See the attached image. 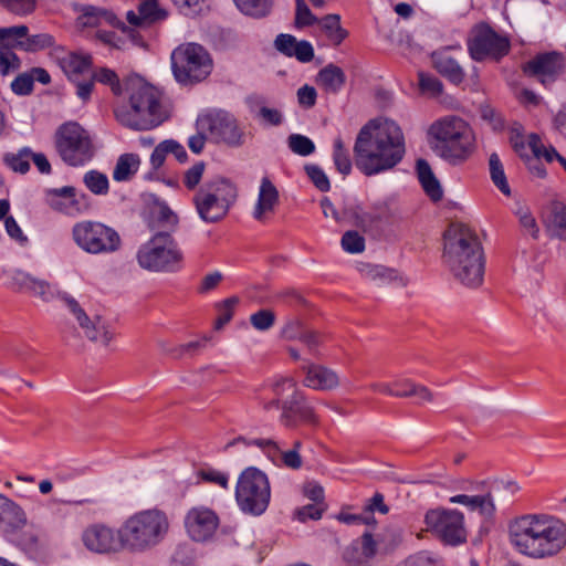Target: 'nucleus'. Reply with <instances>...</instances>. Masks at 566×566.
<instances>
[{"mask_svg":"<svg viewBox=\"0 0 566 566\" xmlns=\"http://www.w3.org/2000/svg\"><path fill=\"white\" fill-rule=\"evenodd\" d=\"M405 153L402 129L388 118L369 120L360 128L354 145L355 165L366 176L392 169Z\"/></svg>","mask_w":566,"mask_h":566,"instance_id":"obj_1","label":"nucleus"},{"mask_svg":"<svg viewBox=\"0 0 566 566\" xmlns=\"http://www.w3.org/2000/svg\"><path fill=\"white\" fill-rule=\"evenodd\" d=\"M511 545L534 559L556 556L566 548V523L548 514H525L507 525Z\"/></svg>","mask_w":566,"mask_h":566,"instance_id":"obj_2","label":"nucleus"},{"mask_svg":"<svg viewBox=\"0 0 566 566\" xmlns=\"http://www.w3.org/2000/svg\"><path fill=\"white\" fill-rule=\"evenodd\" d=\"M442 262L453 280L478 287L484 276V251L480 237L464 223H451L443 232Z\"/></svg>","mask_w":566,"mask_h":566,"instance_id":"obj_3","label":"nucleus"},{"mask_svg":"<svg viewBox=\"0 0 566 566\" xmlns=\"http://www.w3.org/2000/svg\"><path fill=\"white\" fill-rule=\"evenodd\" d=\"M126 99L114 106V116L124 127L136 130H150L161 125L168 117L164 96L159 88L139 76L125 83Z\"/></svg>","mask_w":566,"mask_h":566,"instance_id":"obj_4","label":"nucleus"},{"mask_svg":"<svg viewBox=\"0 0 566 566\" xmlns=\"http://www.w3.org/2000/svg\"><path fill=\"white\" fill-rule=\"evenodd\" d=\"M428 136L433 151L452 164L464 161L473 150V132L459 116L448 115L434 120Z\"/></svg>","mask_w":566,"mask_h":566,"instance_id":"obj_5","label":"nucleus"},{"mask_svg":"<svg viewBox=\"0 0 566 566\" xmlns=\"http://www.w3.org/2000/svg\"><path fill=\"white\" fill-rule=\"evenodd\" d=\"M126 551L143 553L157 546L169 530L167 514L158 509L134 513L120 525Z\"/></svg>","mask_w":566,"mask_h":566,"instance_id":"obj_6","label":"nucleus"},{"mask_svg":"<svg viewBox=\"0 0 566 566\" xmlns=\"http://www.w3.org/2000/svg\"><path fill=\"white\" fill-rule=\"evenodd\" d=\"M138 265L150 272L176 273L184 268V252L168 232H158L137 251Z\"/></svg>","mask_w":566,"mask_h":566,"instance_id":"obj_7","label":"nucleus"},{"mask_svg":"<svg viewBox=\"0 0 566 566\" xmlns=\"http://www.w3.org/2000/svg\"><path fill=\"white\" fill-rule=\"evenodd\" d=\"M238 199V188L229 179L218 177L206 182L193 196L201 220L216 223L222 220Z\"/></svg>","mask_w":566,"mask_h":566,"instance_id":"obj_8","label":"nucleus"},{"mask_svg":"<svg viewBox=\"0 0 566 566\" xmlns=\"http://www.w3.org/2000/svg\"><path fill=\"white\" fill-rule=\"evenodd\" d=\"M209 52L198 43H185L171 53V69L176 81L188 85L203 81L212 72Z\"/></svg>","mask_w":566,"mask_h":566,"instance_id":"obj_9","label":"nucleus"},{"mask_svg":"<svg viewBox=\"0 0 566 566\" xmlns=\"http://www.w3.org/2000/svg\"><path fill=\"white\" fill-rule=\"evenodd\" d=\"M273 392L277 397L285 394L290 396L282 402L281 423L286 428H296L304 424H317L318 418L314 408L306 400L304 394L297 389L296 382L291 378H282L273 384Z\"/></svg>","mask_w":566,"mask_h":566,"instance_id":"obj_10","label":"nucleus"},{"mask_svg":"<svg viewBox=\"0 0 566 566\" xmlns=\"http://www.w3.org/2000/svg\"><path fill=\"white\" fill-rule=\"evenodd\" d=\"M74 243L90 254H111L120 249L118 232L98 221H80L72 228Z\"/></svg>","mask_w":566,"mask_h":566,"instance_id":"obj_11","label":"nucleus"},{"mask_svg":"<svg viewBox=\"0 0 566 566\" xmlns=\"http://www.w3.org/2000/svg\"><path fill=\"white\" fill-rule=\"evenodd\" d=\"M271 491L266 475L256 468L245 469L235 486V500L239 507L249 514H262L270 502Z\"/></svg>","mask_w":566,"mask_h":566,"instance_id":"obj_12","label":"nucleus"},{"mask_svg":"<svg viewBox=\"0 0 566 566\" xmlns=\"http://www.w3.org/2000/svg\"><path fill=\"white\" fill-rule=\"evenodd\" d=\"M56 149L61 158L70 166H82L94 155L87 132L74 122L66 123L59 128Z\"/></svg>","mask_w":566,"mask_h":566,"instance_id":"obj_13","label":"nucleus"},{"mask_svg":"<svg viewBox=\"0 0 566 566\" xmlns=\"http://www.w3.org/2000/svg\"><path fill=\"white\" fill-rule=\"evenodd\" d=\"M197 129L208 132L213 142L224 143L230 147H240L244 143V132L239 127L234 116L224 111L199 116Z\"/></svg>","mask_w":566,"mask_h":566,"instance_id":"obj_14","label":"nucleus"},{"mask_svg":"<svg viewBox=\"0 0 566 566\" xmlns=\"http://www.w3.org/2000/svg\"><path fill=\"white\" fill-rule=\"evenodd\" d=\"M428 528L442 542L458 545L465 541L464 516L455 510H431L424 517Z\"/></svg>","mask_w":566,"mask_h":566,"instance_id":"obj_15","label":"nucleus"},{"mask_svg":"<svg viewBox=\"0 0 566 566\" xmlns=\"http://www.w3.org/2000/svg\"><path fill=\"white\" fill-rule=\"evenodd\" d=\"M82 543L94 554L111 555L126 549L122 526L116 530L104 523H93L82 532Z\"/></svg>","mask_w":566,"mask_h":566,"instance_id":"obj_16","label":"nucleus"},{"mask_svg":"<svg viewBox=\"0 0 566 566\" xmlns=\"http://www.w3.org/2000/svg\"><path fill=\"white\" fill-rule=\"evenodd\" d=\"M69 311L75 317L86 338L107 346L113 339L114 333L108 323L99 315L90 316L72 296H63Z\"/></svg>","mask_w":566,"mask_h":566,"instance_id":"obj_17","label":"nucleus"},{"mask_svg":"<svg viewBox=\"0 0 566 566\" xmlns=\"http://www.w3.org/2000/svg\"><path fill=\"white\" fill-rule=\"evenodd\" d=\"M78 21L84 27L102 25L103 23L111 27L117 28L133 44L142 46L144 40L138 31L130 28V25L117 18V15L107 9L94 7V6H82Z\"/></svg>","mask_w":566,"mask_h":566,"instance_id":"obj_18","label":"nucleus"},{"mask_svg":"<svg viewBox=\"0 0 566 566\" xmlns=\"http://www.w3.org/2000/svg\"><path fill=\"white\" fill-rule=\"evenodd\" d=\"M46 201L53 210L71 217L82 214L91 207L88 196L72 186L48 190Z\"/></svg>","mask_w":566,"mask_h":566,"instance_id":"obj_19","label":"nucleus"},{"mask_svg":"<svg viewBox=\"0 0 566 566\" xmlns=\"http://www.w3.org/2000/svg\"><path fill=\"white\" fill-rule=\"evenodd\" d=\"M185 527L192 541L207 542L216 534L219 527V517L209 507L196 506L187 512Z\"/></svg>","mask_w":566,"mask_h":566,"instance_id":"obj_20","label":"nucleus"},{"mask_svg":"<svg viewBox=\"0 0 566 566\" xmlns=\"http://www.w3.org/2000/svg\"><path fill=\"white\" fill-rule=\"evenodd\" d=\"M565 66L564 57L557 52L537 54L522 67L524 74L536 78L543 85L552 84L563 72Z\"/></svg>","mask_w":566,"mask_h":566,"instance_id":"obj_21","label":"nucleus"},{"mask_svg":"<svg viewBox=\"0 0 566 566\" xmlns=\"http://www.w3.org/2000/svg\"><path fill=\"white\" fill-rule=\"evenodd\" d=\"M238 441H242L247 446H255L260 448L272 461H275L277 457L281 458V461L284 467L298 470L302 464V457L300 454V450L302 448L301 441H294L293 449L287 451H282L277 443L272 439H252L245 440L244 438H239Z\"/></svg>","mask_w":566,"mask_h":566,"instance_id":"obj_22","label":"nucleus"},{"mask_svg":"<svg viewBox=\"0 0 566 566\" xmlns=\"http://www.w3.org/2000/svg\"><path fill=\"white\" fill-rule=\"evenodd\" d=\"M304 374L303 385L321 391L337 389L342 381L336 370L321 364L306 363L302 366Z\"/></svg>","mask_w":566,"mask_h":566,"instance_id":"obj_23","label":"nucleus"},{"mask_svg":"<svg viewBox=\"0 0 566 566\" xmlns=\"http://www.w3.org/2000/svg\"><path fill=\"white\" fill-rule=\"evenodd\" d=\"M167 12L158 8L157 0H142L137 10L126 12L127 23L138 31L149 28L154 22L164 20Z\"/></svg>","mask_w":566,"mask_h":566,"instance_id":"obj_24","label":"nucleus"},{"mask_svg":"<svg viewBox=\"0 0 566 566\" xmlns=\"http://www.w3.org/2000/svg\"><path fill=\"white\" fill-rule=\"evenodd\" d=\"M468 48L473 60H484L495 48V32L485 23L478 24L472 30Z\"/></svg>","mask_w":566,"mask_h":566,"instance_id":"obj_25","label":"nucleus"},{"mask_svg":"<svg viewBox=\"0 0 566 566\" xmlns=\"http://www.w3.org/2000/svg\"><path fill=\"white\" fill-rule=\"evenodd\" d=\"M279 200L280 197L276 187L269 178H262L258 200L253 209V218L258 221L264 220L266 214L274 212Z\"/></svg>","mask_w":566,"mask_h":566,"instance_id":"obj_26","label":"nucleus"},{"mask_svg":"<svg viewBox=\"0 0 566 566\" xmlns=\"http://www.w3.org/2000/svg\"><path fill=\"white\" fill-rule=\"evenodd\" d=\"M27 524V516L20 505L0 493V531L12 532Z\"/></svg>","mask_w":566,"mask_h":566,"instance_id":"obj_27","label":"nucleus"},{"mask_svg":"<svg viewBox=\"0 0 566 566\" xmlns=\"http://www.w3.org/2000/svg\"><path fill=\"white\" fill-rule=\"evenodd\" d=\"M543 222L552 237L566 239V206L563 202H551L543 211Z\"/></svg>","mask_w":566,"mask_h":566,"instance_id":"obj_28","label":"nucleus"},{"mask_svg":"<svg viewBox=\"0 0 566 566\" xmlns=\"http://www.w3.org/2000/svg\"><path fill=\"white\" fill-rule=\"evenodd\" d=\"M59 65L69 80L75 82L81 75L91 71L92 56L90 54L66 52L59 57Z\"/></svg>","mask_w":566,"mask_h":566,"instance_id":"obj_29","label":"nucleus"},{"mask_svg":"<svg viewBox=\"0 0 566 566\" xmlns=\"http://www.w3.org/2000/svg\"><path fill=\"white\" fill-rule=\"evenodd\" d=\"M250 112L262 124L268 126H280L284 116L277 108L269 107L261 96H250L247 99Z\"/></svg>","mask_w":566,"mask_h":566,"instance_id":"obj_30","label":"nucleus"},{"mask_svg":"<svg viewBox=\"0 0 566 566\" xmlns=\"http://www.w3.org/2000/svg\"><path fill=\"white\" fill-rule=\"evenodd\" d=\"M345 82L346 75L344 71L333 63L319 70L316 75L317 85L329 94H337L345 85Z\"/></svg>","mask_w":566,"mask_h":566,"instance_id":"obj_31","label":"nucleus"},{"mask_svg":"<svg viewBox=\"0 0 566 566\" xmlns=\"http://www.w3.org/2000/svg\"><path fill=\"white\" fill-rule=\"evenodd\" d=\"M417 175L424 192L433 200L439 201L443 191L439 180L436 178L430 165L424 159H418L416 164Z\"/></svg>","mask_w":566,"mask_h":566,"instance_id":"obj_32","label":"nucleus"},{"mask_svg":"<svg viewBox=\"0 0 566 566\" xmlns=\"http://www.w3.org/2000/svg\"><path fill=\"white\" fill-rule=\"evenodd\" d=\"M2 275L9 280L7 284L11 290L25 293L31 296L40 281L39 277H35L22 270H3Z\"/></svg>","mask_w":566,"mask_h":566,"instance_id":"obj_33","label":"nucleus"},{"mask_svg":"<svg viewBox=\"0 0 566 566\" xmlns=\"http://www.w3.org/2000/svg\"><path fill=\"white\" fill-rule=\"evenodd\" d=\"M432 59L436 70L451 82L459 84L464 80L463 69L453 57L444 53H434Z\"/></svg>","mask_w":566,"mask_h":566,"instance_id":"obj_34","label":"nucleus"},{"mask_svg":"<svg viewBox=\"0 0 566 566\" xmlns=\"http://www.w3.org/2000/svg\"><path fill=\"white\" fill-rule=\"evenodd\" d=\"M328 41L337 46L348 35V32L340 25V17L338 14H327L317 22Z\"/></svg>","mask_w":566,"mask_h":566,"instance_id":"obj_35","label":"nucleus"},{"mask_svg":"<svg viewBox=\"0 0 566 566\" xmlns=\"http://www.w3.org/2000/svg\"><path fill=\"white\" fill-rule=\"evenodd\" d=\"M140 158L137 154L127 153L118 157L113 171V178L116 181L129 180L138 170Z\"/></svg>","mask_w":566,"mask_h":566,"instance_id":"obj_36","label":"nucleus"},{"mask_svg":"<svg viewBox=\"0 0 566 566\" xmlns=\"http://www.w3.org/2000/svg\"><path fill=\"white\" fill-rule=\"evenodd\" d=\"M522 485L515 475L503 474L497 481V502L511 504L520 495Z\"/></svg>","mask_w":566,"mask_h":566,"instance_id":"obj_37","label":"nucleus"},{"mask_svg":"<svg viewBox=\"0 0 566 566\" xmlns=\"http://www.w3.org/2000/svg\"><path fill=\"white\" fill-rule=\"evenodd\" d=\"M237 8L247 15L263 18L272 9L273 0H233Z\"/></svg>","mask_w":566,"mask_h":566,"instance_id":"obj_38","label":"nucleus"},{"mask_svg":"<svg viewBox=\"0 0 566 566\" xmlns=\"http://www.w3.org/2000/svg\"><path fill=\"white\" fill-rule=\"evenodd\" d=\"M83 184L96 196H105L109 190V181L105 174L92 169L84 174Z\"/></svg>","mask_w":566,"mask_h":566,"instance_id":"obj_39","label":"nucleus"},{"mask_svg":"<svg viewBox=\"0 0 566 566\" xmlns=\"http://www.w3.org/2000/svg\"><path fill=\"white\" fill-rule=\"evenodd\" d=\"M378 541V547L385 554L392 552L401 543V530L396 526H387L374 533Z\"/></svg>","mask_w":566,"mask_h":566,"instance_id":"obj_40","label":"nucleus"},{"mask_svg":"<svg viewBox=\"0 0 566 566\" xmlns=\"http://www.w3.org/2000/svg\"><path fill=\"white\" fill-rule=\"evenodd\" d=\"M31 155L33 151L29 147H23L18 153L6 154L3 161L13 171L25 174L30 169Z\"/></svg>","mask_w":566,"mask_h":566,"instance_id":"obj_41","label":"nucleus"},{"mask_svg":"<svg viewBox=\"0 0 566 566\" xmlns=\"http://www.w3.org/2000/svg\"><path fill=\"white\" fill-rule=\"evenodd\" d=\"M29 28L24 24L0 28V48L19 49L18 43L23 42Z\"/></svg>","mask_w":566,"mask_h":566,"instance_id":"obj_42","label":"nucleus"},{"mask_svg":"<svg viewBox=\"0 0 566 566\" xmlns=\"http://www.w3.org/2000/svg\"><path fill=\"white\" fill-rule=\"evenodd\" d=\"M55 43L54 38L49 33H38L25 35L23 42L18 43L19 49L25 52H38L53 46Z\"/></svg>","mask_w":566,"mask_h":566,"instance_id":"obj_43","label":"nucleus"},{"mask_svg":"<svg viewBox=\"0 0 566 566\" xmlns=\"http://www.w3.org/2000/svg\"><path fill=\"white\" fill-rule=\"evenodd\" d=\"M346 214L355 226L361 228L364 231L371 229L380 221V216L378 213L365 211L358 206L347 210Z\"/></svg>","mask_w":566,"mask_h":566,"instance_id":"obj_44","label":"nucleus"},{"mask_svg":"<svg viewBox=\"0 0 566 566\" xmlns=\"http://www.w3.org/2000/svg\"><path fill=\"white\" fill-rule=\"evenodd\" d=\"M333 160L336 169L344 176L352 171V160L340 137L334 140Z\"/></svg>","mask_w":566,"mask_h":566,"instance_id":"obj_45","label":"nucleus"},{"mask_svg":"<svg viewBox=\"0 0 566 566\" xmlns=\"http://www.w3.org/2000/svg\"><path fill=\"white\" fill-rule=\"evenodd\" d=\"M91 76H92L94 83L98 82L104 85H108L115 95L122 94L123 90H122L120 81L115 71L107 69V67H101V69L95 70L91 74Z\"/></svg>","mask_w":566,"mask_h":566,"instance_id":"obj_46","label":"nucleus"},{"mask_svg":"<svg viewBox=\"0 0 566 566\" xmlns=\"http://www.w3.org/2000/svg\"><path fill=\"white\" fill-rule=\"evenodd\" d=\"M527 146L536 159L544 158L547 163H552L554 160V155H557L556 149L552 146L546 147L543 144L541 136L535 133L528 135Z\"/></svg>","mask_w":566,"mask_h":566,"instance_id":"obj_47","label":"nucleus"},{"mask_svg":"<svg viewBox=\"0 0 566 566\" xmlns=\"http://www.w3.org/2000/svg\"><path fill=\"white\" fill-rule=\"evenodd\" d=\"M0 4L14 15L27 17L35 11L38 0H0Z\"/></svg>","mask_w":566,"mask_h":566,"instance_id":"obj_48","label":"nucleus"},{"mask_svg":"<svg viewBox=\"0 0 566 566\" xmlns=\"http://www.w3.org/2000/svg\"><path fill=\"white\" fill-rule=\"evenodd\" d=\"M509 142L514 151L522 158H528L524 140V128L520 123H513L507 128Z\"/></svg>","mask_w":566,"mask_h":566,"instance_id":"obj_49","label":"nucleus"},{"mask_svg":"<svg viewBox=\"0 0 566 566\" xmlns=\"http://www.w3.org/2000/svg\"><path fill=\"white\" fill-rule=\"evenodd\" d=\"M471 511L479 512L482 516H491L494 511L492 493L471 495L468 506Z\"/></svg>","mask_w":566,"mask_h":566,"instance_id":"obj_50","label":"nucleus"},{"mask_svg":"<svg viewBox=\"0 0 566 566\" xmlns=\"http://www.w3.org/2000/svg\"><path fill=\"white\" fill-rule=\"evenodd\" d=\"M290 149L300 156H308L314 153L315 145L306 136L300 134H292L287 138Z\"/></svg>","mask_w":566,"mask_h":566,"instance_id":"obj_51","label":"nucleus"},{"mask_svg":"<svg viewBox=\"0 0 566 566\" xmlns=\"http://www.w3.org/2000/svg\"><path fill=\"white\" fill-rule=\"evenodd\" d=\"M313 356L319 355V346L324 343L325 337L317 331L305 328L298 339Z\"/></svg>","mask_w":566,"mask_h":566,"instance_id":"obj_52","label":"nucleus"},{"mask_svg":"<svg viewBox=\"0 0 566 566\" xmlns=\"http://www.w3.org/2000/svg\"><path fill=\"white\" fill-rule=\"evenodd\" d=\"M342 248L352 254L361 253L365 250V239L357 231H346L340 240Z\"/></svg>","mask_w":566,"mask_h":566,"instance_id":"obj_53","label":"nucleus"},{"mask_svg":"<svg viewBox=\"0 0 566 566\" xmlns=\"http://www.w3.org/2000/svg\"><path fill=\"white\" fill-rule=\"evenodd\" d=\"M238 303L239 298L237 296H231L217 305L219 311V316L216 321L217 329L222 328L227 323L231 321L233 316V310Z\"/></svg>","mask_w":566,"mask_h":566,"instance_id":"obj_54","label":"nucleus"},{"mask_svg":"<svg viewBox=\"0 0 566 566\" xmlns=\"http://www.w3.org/2000/svg\"><path fill=\"white\" fill-rule=\"evenodd\" d=\"M197 476L205 482L219 485L222 489L229 488V475L212 468H205L197 471Z\"/></svg>","mask_w":566,"mask_h":566,"instance_id":"obj_55","label":"nucleus"},{"mask_svg":"<svg viewBox=\"0 0 566 566\" xmlns=\"http://www.w3.org/2000/svg\"><path fill=\"white\" fill-rule=\"evenodd\" d=\"M419 87L422 94L429 97H437L442 92V83L436 76L419 73Z\"/></svg>","mask_w":566,"mask_h":566,"instance_id":"obj_56","label":"nucleus"},{"mask_svg":"<svg viewBox=\"0 0 566 566\" xmlns=\"http://www.w3.org/2000/svg\"><path fill=\"white\" fill-rule=\"evenodd\" d=\"M34 297H39L43 302H51L57 297L63 300V296H69L65 293H60L55 285L49 283L45 280L40 279L38 285L35 286V291L32 294Z\"/></svg>","mask_w":566,"mask_h":566,"instance_id":"obj_57","label":"nucleus"},{"mask_svg":"<svg viewBox=\"0 0 566 566\" xmlns=\"http://www.w3.org/2000/svg\"><path fill=\"white\" fill-rule=\"evenodd\" d=\"M250 323L256 331H269L275 323V314L271 310H260L250 316Z\"/></svg>","mask_w":566,"mask_h":566,"instance_id":"obj_58","label":"nucleus"},{"mask_svg":"<svg viewBox=\"0 0 566 566\" xmlns=\"http://www.w3.org/2000/svg\"><path fill=\"white\" fill-rule=\"evenodd\" d=\"M295 25L297 28L308 27L317 23V19L310 10L304 0H295Z\"/></svg>","mask_w":566,"mask_h":566,"instance_id":"obj_59","label":"nucleus"},{"mask_svg":"<svg viewBox=\"0 0 566 566\" xmlns=\"http://www.w3.org/2000/svg\"><path fill=\"white\" fill-rule=\"evenodd\" d=\"M361 555L366 559H371L378 554H385L380 547H378V541L374 533L366 531L360 537Z\"/></svg>","mask_w":566,"mask_h":566,"instance_id":"obj_60","label":"nucleus"},{"mask_svg":"<svg viewBox=\"0 0 566 566\" xmlns=\"http://www.w3.org/2000/svg\"><path fill=\"white\" fill-rule=\"evenodd\" d=\"M304 169L311 181L318 190L325 192L331 189L329 179L319 166L306 165Z\"/></svg>","mask_w":566,"mask_h":566,"instance_id":"obj_61","label":"nucleus"},{"mask_svg":"<svg viewBox=\"0 0 566 566\" xmlns=\"http://www.w3.org/2000/svg\"><path fill=\"white\" fill-rule=\"evenodd\" d=\"M19 66L20 60L17 54L9 48H0V73L7 75Z\"/></svg>","mask_w":566,"mask_h":566,"instance_id":"obj_62","label":"nucleus"},{"mask_svg":"<svg viewBox=\"0 0 566 566\" xmlns=\"http://www.w3.org/2000/svg\"><path fill=\"white\" fill-rule=\"evenodd\" d=\"M300 41L291 34L281 33L274 41V48L282 54L292 57Z\"/></svg>","mask_w":566,"mask_h":566,"instance_id":"obj_63","label":"nucleus"},{"mask_svg":"<svg viewBox=\"0 0 566 566\" xmlns=\"http://www.w3.org/2000/svg\"><path fill=\"white\" fill-rule=\"evenodd\" d=\"M326 506L324 503L314 502L313 504L304 505L298 509L296 514L300 521L305 522L307 520H319Z\"/></svg>","mask_w":566,"mask_h":566,"instance_id":"obj_64","label":"nucleus"}]
</instances>
